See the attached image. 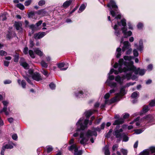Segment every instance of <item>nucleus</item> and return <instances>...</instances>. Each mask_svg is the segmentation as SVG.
Masks as SVG:
<instances>
[{
  "mask_svg": "<svg viewBox=\"0 0 155 155\" xmlns=\"http://www.w3.org/2000/svg\"><path fill=\"white\" fill-rule=\"evenodd\" d=\"M133 57L131 56H124V58L127 61L124 64L120 65L119 70L121 72L124 71L127 73L126 75H124L121 77L119 75H117L115 78V81L120 85L123 84L124 81L126 79L128 81L130 79L131 75L133 72L136 75L139 74L140 76L144 74L146 70L144 69H140V68H137L134 65V62L131 60Z\"/></svg>",
  "mask_w": 155,
  "mask_h": 155,
  "instance_id": "f257e3e1",
  "label": "nucleus"
},
{
  "mask_svg": "<svg viewBox=\"0 0 155 155\" xmlns=\"http://www.w3.org/2000/svg\"><path fill=\"white\" fill-rule=\"evenodd\" d=\"M117 24L119 26H123V27L121 29L119 28V26L115 24L113 27V28L114 30V34L118 37H120V35L121 34V30L122 31V33H123L124 36L122 37L121 38L120 43H123L124 41V38H127L128 37L131 36L132 34V32L129 31H127V28L126 27L127 23L125 19L123 18L121 19L120 22L117 21Z\"/></svg>",
  "mask_w": 155,
  "mask_h": 155,
  "instance_id": "f03ea898",
  "label": "nucleus"
},
{
  "mask_svg": "<svg viewBox=\"0 0 155 155\" xmlns=\"http://www.w3.org/2000/svg\"><path fill=\"white\" fill-rule=\"evenodd\" d=\"M77 129L76 132L73 135L74 137H76L80 135L79 140L80 143L84 146L86 145L87 142L89 140V138L87 137L86 135L84 133V130L87 127H85L83 129L81 127V126H76Z\"/></svg>",
  "mask_w": 155,
  "mask_h": 155,
  "instance_id": "7ed1b4c3",
  "label": "nucleus"
},
{
  "mask_svg": "<svg viewBox=\"0 0 155 155\" xmlns=\"http://www.w3.org/2000/svg\"><path fill=\"white\" fill-rule=\"evenodd\" d=\"M107 6L109 8L110 11V14L112 17H115L114 20L115 21L121 18L120 14L118 13V9L117 5L115 2L113 0H110L109 3L107 4Z\"/></svg>",
  "mask_w": 155,
  "mask_h": 155,
  "instance_id": "20e7f679",
  "label": "nucleus"
},
{
  "mask_svg": "<svg viewBox=\"0 0 155 155\" xmlns=\"http://www.w3.org/2000/svg\"><path fill=\"white\" fill-rule=\"evenodd\" d=\"M93 112L91 110H89L84 112L85 116L86 118L84 120V118L82 117L80 118L78 121L76 123V126H81L83 129L85 127H87V125L89 121V118L92 115Z\"/></svg>",
  "mask_w": 155,
  "mask_h": 155,
  "instance_id": "39448f33",
  "label": "nucleus"
},
{
  "mask_svg": "<svg viewBox=\"0 0 155 155\" xmlns=\"http://www.w3.org/2000/svg\"><path fill=\"white\" fill-rule=\"evenodd\" d=\"M123 46L122 48V51H126V54H130L132 52V49L131 48V45L128 41H126L123 42Z\"/></svg>",
  "mask_w": 155,
  "mask_h": 155,
  "instance_id": "423d86ee",
  "label": "nucleus"
},
{
  "mask_svg": "<svg viewBox=\"0 0 155 155\" xmlns=\"http://www.w3.org/2000/svg\"><path fill=\"white\" fill-rule=\"evenodd\" d=\"M126 61H127L124 60V61L123 59L120 58L119 60L118 63L116 62L115 63L114 65V67L115 68H118V71L114 70V73L115 74H118L119 73H121L123 72H124L125 74V75H126L127 74V73L125 72L124 71H122L121 72V70H119V68H120V65H122V64H124V63L126 62Z\"/></svg>",
  "mask_w": 155,
  "mask_h": 155,
  "instance_id": "0eeeda50",
  "label": "nucleus"
},
{
  "mask_svg": "<svg viewBox=\"0 0 155 155\" xmlns=\"http://www.w3.org/2000/svg\"><path fill=\"white\" fill-rule=\"evenodd\" d=\"M143 120V122L147 123H150L155 121V117H154L151 115H148L144 116L141 118V120Z\"/></svg>",
  "mask_w": 155,
  "mask_h": 155,
  "instance_id": "6e6552de",
  "label": "nucleus"
},
{
  "mask_svg": "<svg viewBox=\"0 0 155 155\" xmlns=\"http://www.w3.org/2000/svg\"><path fill=\"white\" fill-rule=\"evenodd\" d=\"M114 118L117 119L113 124V125H116L121 124L124 122V120L122 118H120L119 115L118 114L115 115Z\"/></svg>",
  "mask_w": 155,
  "mask_h": 155,
  "instance_id": "1a4fd4ad",
  "label": "nucleus"
},
{
  "mask_svg": "<svg viewBox=\"0 0 155 155\" xmlns=\"http://www.w3.org/2000/svg\"><path fill=\"white\" fill-rule=\"evenodd\" d=\"M85 134L87 137L89 138L92 137L93 136H94L95 137L97 136V133L95 130H94L93 129L91 130H89Z\"/></svg>",
  "mask_w": 155,
  "mask_h": 155,
  "instance_id": "9d476101",
  "label": "nucleus"
},
{
  "mask_svg": "<svg viewBox=\"0 0 155 155\" xmlns=\"http://www.w3.org/2000/svg\"><path fill=\"white\" fill-rule=\"evenodd\" d=\"M32 79L36 81H39L42 80V78L41 74L38 72H35L34 73L32 76Z\"/></svg>",
  "mask_w": 155,
  "mask_h": 155,
  "instance_id": "9b49d317",
  "label": "nucleus"
},
{
  "mask_svg": "<svg viewBox=\"0 0 155 155\" xmlns=\"http://www.w3.org/2000/svg\"><path fill=\"white\" fill-rule=\"evenodd\" d=\"M134 46L136 47L137 49L141 52H142L143 49V41L142 39H140L139 42V45L137 43L134 44Z\"/></svg>",
  "mask_w": 155,
  "mask_h": 155,
  "instance_id": "f8f14e48",
  "label": "nucleus"
},
{
  "mask_svg": "<svg viewBox=\"0 0 155 155\" xmlns=\"http://www.w3.org/2000/svg\"><path fill=\"white\" fill-rule=\"evenodd\" d=\"M48 32V31H47L46 32H39L38 33H35L34 35V38L36 39L37 38L40 39L43 37Z\"/></svg>",
  "mask_w": 155,
  "mask_h": 155,
  "instance_id": "ddd939ff",
  "label": "nucleus"
},
{
  "mask_svg": "<svg viewBox=\"0 0 155 155\" xmlns=\"http://www.w3.org/2000/svg\"><path fill=\"white\" fill-rule=\"evenodd\" d=\"M123 131L122 128H120L119 130H114L113 133V134L115 136L116 138L122 137V133H121Z\"/></svg>",
  "mask_w": 155,
  "mask_h": 155,
  "instance_id": "4468645a",
  "label": "nucleus"
},
{
  "mask_svg": "<svg viewBox=\"0 0 155 155\" xmlns=\"http://www.w3.org/2000/svg\"><path fill=\"white\" fill-rule=\"evenodd\" d=\"M119 100H118V97L117 96H115L110 100H108V99L105 100L104 103L106 104H110Z\"/></svg>",
  "mask_w": 155,
  "mask_h": 155,
  "instance_id": "2eb2a0df",
  "label": "nucleus"
},
{
  "mask_svg": "<svg viewBox=\"0 0 155 155\" xmlns=\"http://www.w3.org/2000/svg\"><path fill=\"white\" fill-rule=\"evenodd\" d=\"M16 144L13 143L12 141H9L8 144H5L4 146L5 148L6 149H11L13 148L14 146H16Z\"/></svg>",
  "mask_w": 155,
  "mask_h": 155,
  "instance_id": "dca6fc26",
  "label": "nucleus"
},
{
  "mask_svg": "<svg viewBox=\"0 0 155 155\" xmlns=\"http://www.w3.org/2000/svg\"><path fill=\"white\" fill-rule=\"evenodd\" d=\"M125 88H126V87L124 85L121 86L120 88V93H118L117 96H116L117 97L119 98L118 97L120 94H121V96H123L126 93V92L125 90Z\"/></svg>",
  "mask_w": 155,
  "mask_h": 155,
  "instance_id": "f3484780",
  "label": "nucleus"
},
{
  "mask_svg": "<svg viewBox=\"0 0 155 155\" xmlns=\"http://www.w3.org/2000/svg\"><path fill=\"white\" fill-rule=\"evenodd\" d=\"M83 92L81 90H77L75 92L74 95L77 98L82 97H83Z\"/></svg>",
  "mask_w": 155,
  "mask_h": 155,
  "instance_id": "a211bd4d",
  "label": "nucleus"
},
{
  "mask_svg": "<svg viewBox=\"0 0 155 155\" xmlns=\"http://www.w3.org/2000/svg\"><path fill=\"white\" fill-rule=\"evenodd\" d=\"M65 65V63L64 62L60 63L57 64L58 67L60 69L61 71H65L68 68V65H66V68H62L64 67Z\"/></svg>",
  "mask_w": 155,
  "mask_h": 155,
  "instance_id": "6ab92c4d",
  "label": "nucleus"
},
{
  "mask_svg": "<svg viewBox=\"0 0 155 155\" xmlns=\"http://www.w3.org/2000/svg\"><path fill=\"white\" fill-rule=\"evenodd\" d=\"M73 1V0H69L65 1L63 3L62 7L64 8H67L71 4Z\"/></svg>",
  "mask_w": 155,
  "mask_h": 155,
  "instance_id": "aec40b11",
  "label": "nucleus"
},
{
  "mask_svg": "<svg viewBox=\"0 0 155 155\" xmlns=\"http://www.w3.org/2000/svg\"><path fill=\"white\" fill-rule=\"evenodd\" d=\"M105 83L107 84L109 86L111 87H117V84L116 82H111V81L107 79Z\"/></svg>",
  "mask_w": 155,
  "mask_h": 155,
  "instance_id": "412c9836",
  "label": "nucleus"
},
{
  "mask_svg": "<svg viewBox=\"0 0 155 155\" xmlns=\"http://www.w3.org/2000/svg\"><path fill=\"white\" fill-rule=\"evenodd\" d=\"M87 5V4L86 3L82 4L79 8L78 13H81L83 12L86 8Z\"/></svg>",
  "mask_w": 155,
  "mask_h": 155,
  "instance_id": "4be33fe9",
  "label": "nucleus"
},
{
  "mask_svg": "<svg viewBox=\"0 0 155 155\" xmlns=\"http://www.w3.org/2000/svg\"><path fill=\"white\" fill-rule=\"evenodd\" d=\"M14 25L17 30H19L20 29L22 30V24L21 22H15Z\"/></svg>",
  "mask_w": 155,
  "mask_h": 155,
  "instance_id": "5701e85b",
  "label": "nucleus"
},
{
  "mask_svg": "<svg viewBox=\"0 0 155 155\" xmlns=\"http://www.w3.org/2000/svg\"><path fill=\"white\" fill-rule=\"evenodd\" d=\"M29 28L32 30V33L34 32L35 31L39 30L38 28L36 25L32 24L29 25Z\"/></svg>",
  "mask_w": 155,
  "mask_h": 155,
  "instance_id": "b1692460",
  "label": "nucleus"
},
{
  "mask_svg": "<svg viewBox=\"0 0 155 155\" xmlns=\"http://www.w3.org/2000/svg\"><path fill=\"white\" fill-rule=\"evenodd\" d=\"M29 28L32 30V33L34 32L35 31L39 30L38 28L36 25L32 24L29 25Z\"/></svg>",
  "mask_w": 155,
  "mask_h": 155,
  "instance_id": "393cba45",
  "label": "nucleus"
},
{
  "mask_svg": "<svg viewBox=\"0 0 155 155\" xmlns=\"http://www.w3.org/2000/svg\"><path fill=\"white\" fill-rule=\"evenodd\" d=\"M121 49L120 47L117 48L116 52V57L117 58H120L121 53Z\"/></svg>",
  "mask_w": 155,
  "mask_h": 155,
  "instance_id": "a878e982",
  "label": "nucleus"
},
{
  "mask_svg": "<svg viewBox=\"0 0 155 155\" xmlns=\"http://www.w3.org/2000/svg\"><path fill=\"white\" fill-rule=\"evenodd\" d=\"M17 82L19 84H21L23 88H25L26 87V83L24 80H22L21 81L20 79L18 80Z\"/></svg>",
  "mask_w": 155,
  "mask_h": 155,
  "instance_id": "bb28decb",
  "label": "nucleus"
},
{
  "mask_svg": "<svg viewBox=\"0 0 155 155\" xmlns=\"http://www.w3.org/2000/svg\"><path fill=\"white\" fill-rule=\"evenodd\" d=\"M149 110L148 106L145 105L143 106L142 111L140 112V114L141 115L143 114L147 113Z\"/></svg>",
  "mask_w": 155,
  "mask_h": 155,
  "instance_id": "cd10ccee",
  "label": "nucleus"
},
{
  "mask_svg": "<svg viewBox=\"0 0 155 155\" xmlns=\"http://www.w3.org/2000/svg\"><path fill=\"white\" fill-rule=\"evenodd\" d=\"M76 148H79L75 144H73L68 147V150L72 151L73 150H75Z\"/></svg>",
  "mask_w": 155,
  "mask_h": 155,
  "instance_id": "c85d7f7f",
  "label": "nucleus"
},
{
  "mask_svg": "<svg viewBox=\"0 0 155 155\" xmlns=\"http://www.w3.org/2000/svg\"><path fill=\"white\" fill-rule=\"evenodd\" d=\"M35 53L40 57H41L43 55V54L42 51H41L39 48H37L34 50Z\"/></svg>",
  "mask_w": 155,
  "mask_h": 155,
  "instance_id": "c756f323",
  "label": "nucleus"
},
{
  "mask_svg": "<svg viewBox=\"0 0 155 155\" xmlns=\"http://www.w3.org/2000/svg\"><path fill=\"white\" fill-rule=\"evenodd\" d=\"M20 65L22 66L25 69L28 68V64L25 62L21 61L20 62Z\"/></svg>",
  "mask_w": 155,
  "mask_h": 155,
  "instance_id": "7c9ffc66",
  "label": "nucleus"
},
{
  "mask_svg": "<svg viewBox=\"0 0 155 155\" xmlns=\"http://www.w3.org/2000/svg\"><path fill=\"white\" fill-rule=\"evenodd\" d=\"M82 153L83 152L82 150H78V148H76L75 150H74V155H81Z\"/></svg>",
  "mask_w": 155,
  "mask_h": 155,
  "instance_id": "2f4dec72",
  "label": "nucleus"
},
{
  "mask_svg": "<svg viewBox=\"0 0 155 155\" xmlns=\"http://www.w3.org/2000/svg\"><path fill=\"white\" fill-rule=\"evenodd\" d=\"M40 64L42 68H47L48 67V64L46 63L44 60H42L40 62Z\"/></svg>",
  "mask_w": 155,
  "mask_h": 155,
  "instance_id": "473e14b6",
  "label": "nucleus"
},
{
  "mask_svg": "<svg viewBox=\"0 0 155 155\" xmlns=\"http://www.w3.org/2000/svg\"><path fill=\"white\" fill-rule=\"evenodd\" d=\"M149 154L148 149H145L140 152L139 154L140 155H149Z\"/></svg>",
  "mask_w": 155,
  "mask_h": 155,
  "instance_id": "72a5a7b5",
  "label": "nucleus"
},
{
  "mask_svg": "<svg viewBox=\"0 0 155 155\" xmlns=\"http://www.w3.org/2000/svg\"><path fill=\"white\" fill-rule=\"evenodd\" d=\"M145 130V128H142L141 129H136L134 130L135 134H139L142 133Z\"/></svg>",
  "mask_w": 155,
  "mask_h": 155,
  "instance_id": "f704fd0d",
  "label": "nucleus"
},
{
  "mask_svg": "<svg viewBox=\"0 0 155 155\" xmlns=\"http://www.w3.org/2000/svg\"><path fill=\"white\" fill-rule=\"evenodd\" d=\"M149 154L150 153H155V146H151L148 148Z\"/></svg>",
  "mask_w": 155,
  "mask_h": 155,
  "instance_id": "c9c22d12",
  "label": "nucleus"
},
{
  "mask_svg": "<svg viewBox=\"0 0 155 155\" xmlns=\"http://www.w3.org/2000/svg\"><path fill=\"white\" fill-rule=\"evenodd\" d=\"M139 92L137 91H135L132 93L131 97L133 98H136L139 96Z\"/></svg>",
  "mask_w": 155,
  "mask_h": 155,
  "instance_id": "e433bc0d",
  "label": "nucleus"
},
{
  "mask_svg": "<svg viewBox=\"0 0 155 155\" xmlns=\"http://www.w3.org/2000/svg\"><path fill=\"white\" fill-rule=\"evenodd\" d=\"M22 76L29 84L31 85H33V83L28 77L25 75H23Z\"/></svg>",
  "mask_w": 155,
  "mask_h": 155,
  "instance_id": "4c0bfd02",
  "label": "nucleus"
},
{
  "mask_svg": "<svg viewBox=\"0 0 155 155\" xmlns=\"http://www.w3.org/2000/svg\"><path fill=\"white\" fill-rule=\"evenodd\" d=\"M122 138H123V141L124 142H126L129 140V137L124 133H122Z\"/></svg>",
  "mask_w": 155,
  "mask_h": 155,
  "instance_id": "58836bf2",
  "label": "nucleus"
},
{
  "mask_svg": "<svg viewBox=\"0 0 155 155\" xmlns=\"http://www.w3.org/2000/svg\"><path fill=\"white\" fill-rule=\"evenodd\" d=\"M14 62H18L19 59V54L17 53H16L14 56Z\"/></svg>",
  "mask_w": 155,
  "mask_h": 155,
  "instance_id": "ea45409f",
  "label": "nucleus"
},
{
  "mask_svg": "<svg viewBox=\"0 0 155 155\" xmlns=\"http://www.w3.org/2000/svg\"><path fill=\"white\" fill-rule=\"evenodd\" d=\"M104 154L105 155H110V153L109 149V148L105 146L104 147Z\"/></svg>",
  "mask_w": 155,
  "mask_h": 155,
  "instance_id": "a19ab883",
  "label": "nucleus"
},
{
  "mask_svg": "<svg viewBox=\"0 0 155 155\" xmlns=\"http://www.w3.org/2000/svg\"><path fill=\"white\" fill-rule=\"evenodd\" d=\"M41 72L43 75H44L46 77H48L49 74L48 73V72L46 70L43 69H42L41 70Z\"/></svg>",
  "mask_w": 155,
  "mask_h": 155,
  "instance_id": "79ce46f5",
  "label": "nucleus"
},
{
  "mask_svg": "<svg viewBox=\"0 0 155 155\" xmlns=\"http://www.w3.org/2000/svg\"><path fill=\"white\" fill-rule=\"evenodd\" d=\"M112 131L113 130L111 129H110L108 133L106 134H105V137L107 138L110 137Z\"/></svg>",
  "mask_w": 155,
  "mask_h": 155,
  "instance_id": "37998d69",
  "label": "nucleus"
},
{
  "mask_svg": "<svg viewBox=\"0 0 155 155\" xmlns=\"http://www.w3.org/2000/svg\"><path fill=\"white\" fill-rule=\"evenodd\" d=\"M16 6L17 8H19L21 10H24L25 8V7L24 5L22 4H21L20 3L16 5Z\"/></svg>",
  "mask_w": 155,
  "mask_h": 155,
  "instance_id": "c03bdc74",
  "label": "nucleus"
},
{
  "mask_svg": "<svg viewBox=\"0 0 155 155\" xmlns=\"http://www.w3.org/2000/svg\"><path fill=\"white\" fill-rule=\"evenodd\" d=\"M120 151L122 153L123 155H127L128 153L127 150L124 148H121L120 149Z\"/></svg>",
  "mask_w": 155,
  "mask_h": 155,
  "instance_id": "a18cd8bd",
  "label": "nucleus"
},
{
  "mask_svg": "<svg viewBox=\"0 0 155 155\" xmlns=\"http://www.w3.org/2000/svg\"><path fill=\"white\" fill-rule=\"evenodd\" d=\"M43 22L42 20H40L38 22L36 23L35 24L37 27L38 28L39 30L41 29V28L40 27V26L41 25Z\"/></svg>",
  "mask_w": 155,
  "mask_h": 155,
  "instance_id": "49530a36",
  "label": "nucleus"
},
{
  "mask_svg": "<svg viewBox=\"0 0 155 155\" xmlns=\"http://www.w3.org/2000/svg\"><path fill=\"white\" fill-rule=\"evenodd\" d=\"M28 53L30 56L31 58H35V56L34 53V52L32 50H29L28 51Z\"/></svg>",
  "mask_w": 155,
  "mask_h": 155,
  "instance_id": "de8ad7c7",
  "label": "nucleus"
},
{
  "mask_svg": "<svg viewBox=\"0 0 155 155\" xmlns=\"http://www.w3.org/2000/svg\"><path fill=\"white\" fill-rule=\"evenodd\" d=\"M12 32L11 31H8V33L6 35V38L8 39V40L12 38Z\"/></svg>",
  "mask_w": 155,
  "mask_h": 155,
  "instance_id": "09e8293b",
  "label": "nucleus"
},
{
  "mask_svg": "<svg viewBox=\"0 0 155 155\" xmlns=\"http://www.w3.org/2000/svg\"><path fill=\"white\" fill-rule=\"evenodd\" d=\"M50 88L51 90H54L55 89L56 85L55 84H54L53 82L51 83L49 85Z\"/></svg>",
  "mask_w": 155,
  "mask_h": 155,
  "instance_id": "8fccbe9b",
  "label": "nucleus"
},
{
  "mask_svg": "<svg viewBox=\"0 0 155 155\" xmlns=\"http://www.w3.org/2000/svg\"><path fill=\"white\" fill-rule=\"evenodd\" d=\"M47 152L49 153L52 151L53 149L52 147L51 146H48L46 147Z\"/></svg>",
  "mask_w": 155,
  "mask_h": 155,
  "instance_id": "3c124183",
  "label": "nucleus"
},
{
  "mask_svg": "<svg viewBox=\"0 0 155 155\" xmlns=\"http://www.w3.org/2000/svg\"><path fill=\"white\" fill-rule=\"evenodd\" d=\"M136 82H130L127 83L124 86L126 87H128L130 86L133 85Z\"/></svg>",
  "mask_w": 155,
  "mask_h": 155,
  "instance_id": "603ef678",
  "label": "nucleus"
},
{
  "mask_svg": "<svg viewBox=\"0 0 155 155\" xmlns=\"http://www.w3.org/2000/svg\"><path fill=\"white\" fill-rule=\"evenodd\" d=\"M45 1L44 0H41L38 2V5L40 6H42L45 4Z\"/></svg>",
  "mask_w": 155,
  "mask_h": 155,
  "instance_id": "864d4df0",
  "label": "nucleus"
},
{
  "mask_svg": "<svg viewBox=\"0 0 155 155\" xmlns=\"http://www.w3.org/2000/svg\"><path fill=\"white\" fill-rule=\"evenodd\" d=\"M28 48L27 47H25L23 50V52L25 55L27 54L28 52Z\"/></svg>",
  "mask_w": 155,
  "mask_h": 155,
  "instance_id": "5fc2aeb1",
  "label": "nucleus"
},
{
  "mask_svg": "<svg viewBox=\"0 0 155 155\" xmlns=\"http://www.w3.org/2000/svg\"><path fill=\"white\" fill-rule=\"evenodd\" d=\"M153 66L152 64H150L147 66V69L148 71H150L153 70Z\"/></svg>",
  "mask_w": 155,
  "mask_h": 155,
  "instance_id": "6e6d98bb",
  "label": "nucleus"
},
{
  "mask_svg": "<svg viewBox=\"0 0 155 155\" xmlns=\"http://www.w3.org/2000/svg\"><path fill=\"white\" fill-rule=\"evenodd\" d=\"M7 52L3 50H0V55L2 56H6L7 55Z\"/></svg>",
  "mask_w": 155,
  "mask_h": 155,
  "instance_id": "4d7b16f0",
  "label": "nucleus"
},
{
  "mask_svg": "<svg viewBox=\"0 0 155 155\" xmlns=\"http://www.w3.org/2000/svg\"><path fill=\"white\" fill-rule=\"evenodd\" d=\"M133 54L135 57H137L139 55V53L137 49H135L133 51Z\"/></svg>",
  "mask_w": 155,
  "mask_h": 155,
  "instance_id": "13d9d810",
  "label": "nucleus"
},
{
  "mask_svg": "<svg viewBox=\"0 0 155 155\" xmlns=\"http://www.w3.org/2000/svg\"><path fill=\"white\" fill-rule=\"evenodd\" d=\"M5 149V148L4 146H3L2 147V148L0 152V154L1 155H4V152Z\"/></svg>",
  "mask_w": 155,
  "mask_h": 155,
  "instance_id": "bf43d9fd",
  "label": "nucleus"
},
{
  "mask_svg": "<svg viewBox=\"0 0 155 155\" xmlns=\"http://www.w3.org/2000/svg\"><path fill=\"white\" fill-rule=\"evenodd\" d=\"M143 27V24L141 23H139L137 25V27L139 29H141Z\"/></svg>",
  "mask_w": 155,
  "mask_h": 155,
  "instance_id": "052dcab7",
  "label": "nucleus"
},
{
  "mask_svg": "<svg viewBox=\"0 0 155 155\" xmlns=\"http://www.w3.org/2000/svg\"><path fill=\"white\" fill-rule=\"evenodd\" d=\"M149 105L151 107H154L155 106V100H152L149 103Z\"/></svg>",
  "mask_w": 155,
  "mask_h": 155,
  "instance_id": "680f3d73",
  "label": "nucleus"
},
{
  "mask_svg": "<svg viewBox=\"0 0 155 155\" xmlns=\"http://www.w3.org/2000/svg\"><path fill=\"white\" fill-rule=\"evenodd\" d=\"M31 2V0H28L25 2L24 4L25 6H28L29 5Z\"/></svg>",
  "mask_w": 155,
  "mask_h": 155,
  "instance_id": "e2e57ef3",
  "label": "nucleus"
},
{
  "mask_svg": "<svg viewBox=\"0 0 155 155\" xmlns=\"http://www.w3.org/2000/svg\"><path fill=\"white\" fill-rule=\"evenodd\" d=\"M12 139L15 140H16L18 139V136L16 134H13L12 136Z\"/></svg>",
  "mask_w": 155,
  "mask_h": 155,
  "instance_id": "0e129e2a",
  "label": "nucleus"
},
{
  "mask_svg": "<svg viewBox=\"0 0 155 155\" xmlns=\"http://www.w3.org/2000/svg\"><path fill=\"white\" fill-rule=\"evenodd\" d=\"M34 45V43L33 41L30 40L29 42V47L30 48H32Z\"/></svg>",
  "mask_w": 155,
  "mask_h": 155,
  "instance_id": "69168bd1",
  "label": "nucleus"
},
{
  "mask_svg": "<svg viewBox=\"0 0 155 155\" xmlns=\"http://www.w3.org/2000/svg\"><path fill=\"white\" fill-rule=\"evenodd\" d=\"M127 25L128 27V28L129 29H130V30L133 29V26L130 22H129L127 23Z\"/></svg>",
  "mask_w": 155,
  "mask_h": 155,
  "instance_id": "338daca9",
  "label": "nucleus"
},
{
  "mask_svg": "<svg viewBox=\"0 0 155 155\" xmlns=\"http://www.w3.org/2000/svg\"><path fill=\"white\" fill-rule=\"evenodd\" d=\"M110 93H108L106 94L104 96V98L105 99H108L110 97Z\"/></svg>",
  "mask_w": 155,
  "mask_h": 155,
  "instance_id": "774afa93",
  "label": "nucleus"
}]
</instances>
